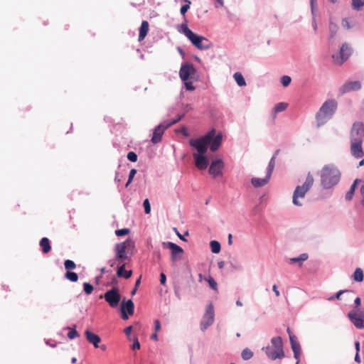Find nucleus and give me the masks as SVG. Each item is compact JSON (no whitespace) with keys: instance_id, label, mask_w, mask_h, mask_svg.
Wrapping results in <instances>:
<instances>
[{"instance_id":"f257e3e1","label":"nucleus","mask_w":364,"mask_h":364,"mask_svg":"<svg viewBox=\"0 0 364 364\" xmlns=\"http://www.w3.org/2000/svg\"><path fill=\"white\" fill-rule=\"evenodd\" d=\"M222 139V134L220 133L216 134L215 129H213L204 136L189 141L190 146L197 151L196 153L193 154V157L195 160V165L198 169L205 170L208 167V159L205 156L208 146H210L211 151H216L221 145Z\"/></svg>"},{"instance_id":"f03ea898","label":"nucleus","mask_w":364,"mask_h":364,"mask_svg":"<svg viewBox=\"0 0 364 364\" xmlns=\"http://www.w3.org/2000/svg\"><path fill=\"white\" fill-rule=\"evenodd\" d=\"M341 179V172L333 164L325 165L321 171V183L326 188L336 186Z\"/></svg>"},{"instance_id":"7ed1b4c3","label":"nucleus","mask_w":364,"mask_h":364,"mask_svg":"<svg viewBox=\"0 0 364 364\" xmlns=\"http://www.w3.org/2000/svg\"><path fill=\"white\" fill-rule=\"evenodd\" d=\"M337 102L335 100H326L320 107L316 115L318 127L324 124L334 114L337 109Z\"/></svg>"},{"instance_id":"20e7f679","label":"nucleus","mask_w":364,"mask_h":364,"mask_svg":"<svg viewBox=\"0 0 364 364\" xmlns=\"http://www.w3.org/2000/svg\"><path fill=\"white\" fill-rule=\"evenodd\" d=\"M267 356L271 360L282 359L284 357L283 341L280 336L273 337L270 344L263 348Z\"/></svg>"},{"instance_id":"39448f33","label":"nucleus","mask_w":364,"mask_h":364,"mask_svg":"<svg viewBox=\"0 0 364 364\" xmlns=\"http://www.w3.org/2000/svg\"><path fill=\"white\" fill-rule=\"evenodd\" d=\"M314 179L312 175L309 173L305 182L301 186H297L294 190L293 194V203L295 205L301 206L302 204L299 201V198H304L305 197L306 193L309 191L311 187L314 184Z\"/></svg>"},{"instance_id":"423d86ee","label":"nucleus","mask_w":364,"mask_h":364,"mask_svg":"<svg viewBox=\"0 0 364 364\" xmlns=\"http://www.w3.org/2000/svg\"><path fill=\"white\" fill-rule=\"evenodd\" d=\"M134 247V242L130 239L127 238L124 242L121 243H117L115 245V259L119 263H122L125 260L128 259V257L126 253V250H132Z\"/></svg>"},{"instance_id":"0eeeda50","label":"nucleus","mask_w":364,"mask_h":364,"mask_svg":"<svg viewBox=\"0 0 364 364\" xmlns=\"http://www.w3.org/2000/svg\"><path fill=\"white\" fill-rule=\"evenodd\" d=\"M362 139H353L350 141V153L355 159H360L362 160L359 163V166L364 165V151L362 147Z\"/></svg>"},{"instance_id":"6e6552de","label":"nucleus","mask_w":364,"mask_h":364,"mask_svg":"<svg viewBox=\"0 0 364 364\" xmlns=\"http://www.w3.org/2000/svg\"><path fill=\"white\" fill-rule=\"evenodd\" d=\"M105 301L109 304L110 307L116 308L118 306L121 300V295L119 289L117 288H112L105 292L104 294Z\"/></svg>"},{"instance_id":"1a4fd4ad","label":"nucleus","mask_w":364,"mask_h":364,"mask_svg":"<svg viewBox=\"0 0 364 364\" xmlns=\"http://www.w3.org/2000/svg\"><path fill=\"white\" fill-rule=\"evenodd\" d=\"M214 309L212 304H210L205 310L202 321L200 322V329L204 331L208 326H211L214 321Z\"/></svg>"},{"instance_id":"9d476101","label":"nucleus","mask_w":364,"mask_h":364,"mask_svg":"<svg viewBox=\"0 0 364 364\" xmlns=\"http://www.w3.org/2000/svg\"><path fill=\"white\" fill-rule=\"evenodd\" d=\"M351 48L347 43H343L341 48L339 55H333L334 63L337 65H342L350 55Z\"/></svg>"},{"instance_id":"9b49d317","label":"nucleus","mask_w":364,"mask_h":364,"mask_svg":"<svg viewBox=\"0 0 364 364\" xmlns=\"http://www.w3.org/2000/svg\"><path fill=\"white\" fill-rule=\"evenodd\" d=\"M164 248H168L171 251V260L173 262L181 259V255L183 254V250L176 244L172 242H163Z\"/></svg>"},{"instance_id":"f8f14e48","label":"nucleus","mask_w":364,"mask_h":364,"mask_svg":"<svg viewBox=\"0 0 364 364\" xmlns=\"http://www.w3.org/2000/svg\"><path fill=\"white\" fill-rule=\"evenodd\" d=\"M191 43L200 50H208L211 48L212 45L209 41L201 36L194 35L188 39Z\"/></svg>"},{"instance_id":"ddd939ff","label":"nucleus","mask_w":364,"mask_h":364,"mask_svg":"<svg viewBox=\"0 0 364 364\" xmlns=\"http://www.w3.org/2000/svg\"><path fill=\"white\" fill-rule=\"evenodd\" d=\"M196 73V70L191 63H185L181 65L179 70V76L183 81H187Z\"/></svg>"},{"instance_id":"4468645a","label":"nucleus","mask_w":364,"mask_h":364,"mask_svg":"<svg viewBox=\"0 0 364 364\" xmlns=\"http://www.w3.org/2000/svg\"><path fill=\"white\" fill-rule=\"evenodd\" d=\"M364 136V124L360 122H355L351 128L350 138L353 139H362Z\"/></svg>"},{"instance_id":"2eb2a0df","label":"nucleus","mask_w":364,"mask_h":364,"mask_svg":"<svg viewBox=\"0 0 364 364\" xmlns=\"http://www.w3.org/2000/svg\"><path fill=\"white\" fill-rule=\"evenodd\" d=\"M134 302L131 299H129L127 301H125V299H124L121 304L122 318L124 320L128 319L129 317H128L127 314L129 315L132 316L134 314Z\"/></svg>"},{"instance_id":"dca6fc26","label":"nucleus","mask_w":364,"mask_h":364,"mask_svg":"<svg viewBox=\"0 0 364 364\" xmlns=\"http://www.w3.org/2000/svg\"><path fill=\"white\" fill-rule=\"evenodd\" d=\"M224 163L222 159H216L211 162L208 172L214 178L222 175Z\"/></svg>"},{"instance_id":"f3484780","label":"nucleus","mask_w":364,"mask_h":364,"mask_svg":"<svg viewBox=\"0 0 364 364\" xmlns=\"http://www.w3.org/2000/svg\"><path fill=\"white\" fill-rule=\"evenodd\" d=\"M287 333L289 336L290 343L294 352V356L297 360L296 364H299V356L301 352V346L299 343L296 341V338L295 336L292 335L289 328H287Z\"/></svg>"},{"instance_id":"a211bd4d","label":"nucleus","mask_w":364,"mask_h":364,"mask_svg":"<svg viewBox=\"0 0 364 364\" xmlns=\"http://www.w3.org/2000/svg\"><path fill=\"white\" fill-rule=\"evenodd\" d=\"M361 88V83L360 81H350L343 84L340 87V92L343 95L350 91H358Z\"/></svg>"},{"instance_id":"6ab92c4d","label":"nucleus","mask_w":364,"mask_h":364,"mask_svg":"<svg viewBox=\"0 0 364 364\" xmlns=\"http://www.w3.org/2000/svg\"><path fill=\"white\" fill-rule=\"evenodd\" d=\"M168 128V127H166V124L164 123V122L157 126L154 130L151 142L153 144H157L160 142L161 141L164 131Z\"/></svg>"},{"instance_id":"aec40b11","label":"nucleus","mask_w":364,"mask_h":364,"mask_svg":"<svg viewBox=\"0 0 364 364\" xmlns=\"http://www.w3.org/2000/svg\"><path fill=\"white\" fill-rule=\"evenodd\" d=\"M85 336L86 339L87 340V341L90 343L92 344L95 348H98L99 347V343L101 341V338H100V337L98 335L91 332L89 330H86L85 331Z\"/></svg>"},{"instance_id":"412c9836","label":"nucleus","mask_w":364,"mask_h":364,"mask_svg":"<svg viewBox=\"0 0 364 364\" xmlns=\"http://www.w3.org/2000/svg\"><path fill=\"white\" fill-rule=\"evenodd\" d=\"M348 317L355 327L358 328H364V319L360 316L358 315L356 313L350 312Z\"/></svg>"},{"instance_id":"4be33fe9","label":"nucleus","mask_w":364,"mask_h":364,"mask_svg":"<svg viewBox=\"0 0 364 364\" xmlns=\"http://www.w3.org/2000/svg\"><path fill=\"white\" fill-rule=\"evenodd\" d=\"M149 26V23L146 21H142L140 28H139V39H138L139 41H141L142 40L144 39V38L146 37V36L148 33Z\"/></svg>"},{"instance_id":"5701e85b","label":"nucleus","mask_w":364,"mask_h":364,"mask_svg":"<svg viewBox=\"0 0 364 364\" xmlns=\"http://www.w3.org/2000/svg\"><path fill=\"white\" fill-rule=\"evenodd\" d=\"M269 178L270 177H268V174L267 173L264 178H252L251 182L254 187L259 188L266 185L269 182Z\"/></svg>"},{"instance_id":"b1692460","label":"nucleus","mask_w":364,"mask_h":364,"mask_svg":"<svg viewBox=\"0 0 364 364\" xmlns=\"http://www.w3.org/2000/svg\"><path fill=\"white\" fill-rule=\"evenodd\" d=\"M132 272L127 271L125 269V264H122L117 270V275L118 277H124L125 279H129L132 276Z\"/></svg>"},{"instance_id":"393cba45","label":"nucleus","mask_w":364,"mask_h":364,"mask_svg":"<svg viewBox=\"0 0 364 364\" xmlns=\"http://www.w3.org/2000/svg\"><path fill=\"white\" fill-rule=\"evenodd\" d=\"M40 246L42 247L43 252L48 253L51 250L50 241L47 237H43L40 241Z\"/></svg>"},{"instance_id":"a878e982","label":"nucleus","mask_w":364,"mask_h":364,"mask_svg":"<svg viewBox=\"0 0 364 364\" xmlns=\"http://www.w3.org/2000/svg\"><path fill=\"white\" fill-rule=\"evenodd\" d=\"M360 182H361V180L355 179V181L353 182V183L351 185L350 190L346 194V199L347 200H350L352 199V198L354 195V192L356 188L357 184Z\"/></svg>"},{"instance_id":"bb28decb","label":"nucleus","mask_w":364,"mask_h":364,"mask_svg":"<svg viewBox=\"0 0 364 364\" xmlns=\"http://www.w3.org/2000/svg\"><path fill=\"white\" fill-rule=\"evenodd\" d=\"M288 107V104L286 102H279L277 104L273 109V118L276 117V114L278 112L284 111Z\"/></svg>"},{"instance_id":"cd10ccee","label":"nucleus","mask_w":364,"mask_h":364,"mask_svg":"<svg viewBox=\"0 0 364 364\" xmlns=\"http://www.w3.org/2000/svg\"><path fill=\"white\" fill-rule=\"evenodd\" d=\"M181 29L179 31L182 32L188 39L194 35V33L188 27L187 24H181Z\"/></svg>"},{"instance_id":"c85d7f7f","label":"nucleus","mask_w":364,"mask_h":364,"mask_svg":"<svg viewBox=\"0 0 364 364\" xmlns=\"http://www.w3.org/2000/svg\"><path fill=\"white\" fill-rule=\"evenodd\" d=\"M363 271L360 268H357L353 275V279L358 282L363 280Z\"/></svg>"},{"instance_id":"c756f323","label":"nucleus","mask_w":364,"mask_h":364,"mask_svg":"<svg viewBox=\"0 0 364 364\" xmlns=\"http://www.w3.org/2000/svg\"><path fill=\"white\" fill-rule=\"evenodd\" d=\"M233 77L239 86H245L246 85L245 78L240 73H235Z\"/></svg>"},{"instance_id":"7c9ffc66","label":"nucleus","mask_w":364,"mask_h":364,"mask_svg":"<svg viewBox=\"0 0 364 364\" xmlns=\"http://www.w3.org/2000/svg\"><path fill=\"white\" fill-rule=\"evenodd\" d=\"M275 161H276L275 156H272V157L271 158V159L269 162L268 167H267V173L268 174V177H271L272 173L275 166Z\"/></svg>"},{"instance_id":"2f4dec72","label":"nucleus","mask_w":364,"mask_h":364,"mask_svg":"<svg viewBox=\"0 0 364 364\" xmlns=\"http://www.w3.org/2000/svg\"><path fill=\"white\" fill-rule=\"evenodd\" d=\"M364 6V0H352V7L353 9L360 11Z\"/></svg>"},{"instance_id":"473e14b6","label":"nucleus","mask_w":364,"mask_h":364,"mask_svg":"<svg viewBox=\"0 0 364 364\" xmlns=\"http://www.w3.org/2000/svg\"><path fill=\"white\" fill-rule=\"evenodd\" d=\"M65 278L67 279H68V280H70V281H71L73 282H76L78 280L77 274L75 272H73L68 271L65 273Z\"/></svg>"},{"instance_id":"72a5a7b5","label":"nucleus","mask_w":364,"mask_h":364,"mask_svg":"<svg viewBox=\"0 0 364 364\" xmlns=\"http://www.w3.org/2000/svg\"><path fill=\"white\" fill-rule=\"evenodd\" d=\"M211 251L213 253H219L220 252V244L215 240H213L210 243Z\"/></svg>"},{"instance_id":"f704fd0d","label":"nucleus","mask_w":364,"mask_h":364,"mask_svg":"<svg viewBox=\"0 0 364 364\" xmlns=\"http://www.w3.org/2000/svg\"><path fill=\"white\" fill-rule=\"evenodd\" d=\"M253 356V353L249 348H245L242 352V358L245 360H250Z\"/></svg>"},{"instance_id":"c9c22d12","label":"nucleus","mask_w":364,"mask_h":364,"mask_svg":"<svg viewBox=\"0 0 364 364\" xmlns=\"http://www.w3.org/2000/svg\"><path fill=\"white\" fill-rule=\"evenodd\" d=\"M308 259V255L306 253L300 255L297 257L291 258L290 260L291 262H302L304 261H306Z\"/></svg>"},{"instance_id":"e433bc0d","label":"nucleus","mask_w":364,"mask_h":364,"mask_svg":"<svg viewBox=\"0 0 364 364\" xmlns=\"http://www.w3.org/2000/svg\"><path fill=\"white\" fill-rule=\"evenodd\" d=\"M64 266H65V268L67 269V270H72V269H75L76 267V264L75 263L72 261V260H70V259H66L64 262Z\"/></svg>"},{"instance_id":"4c0bfd02","label":"nucleus","mask_w":364,"mask_h":364,"mask_svg":"<svg viewBox=\"0 0 364 364\" xmlns=\"http://www.w3.org/2000/svg\"><path fill=\"white\" fill-rule=\"evenodd\" d=\"M83 289L86 294H90L93 291V287L90 283L85 282L83 284Z\"/></svg>"},{"instance_id":"58836bf2","label":"nucleus","mask_w":364,"mask_h":364,"mask_svg":"<svg viewBox=\"0 0 364 364\" xmlns=\"http://www.w3.org/2000/svg\"><path fill=\"white\" fill-rule=\"evenodd\" d=\"M206 280L208 282L211 289H213L215 291L218 290V284L213 277H209Z\"/></svg>"},{"instance_id":"ea45409f","label":"nucleus","mask_w":364,"mask_h":364,"mask_svg":"<svg viewBox=\"0 0 364 364\" xmlns=\"http://www.w3.org/2000/svg\"><path fill=\"white\" fill-rule=\"evenodd\" d=\"M183 117V114H178L174 119H173L172 121L168 122H164V123L166 124V127H170L171 126L176 124L178 122H179L182 117Z\"/></svg>"},{"instance_id":"a19ab883","label":"nucleus","mask_w":364,"mask_h":364,"mask_svg":"<svg viewBox=\"0 0 364 364\" xmlns=\"http://www.w3.org/2000/svg\"><path fill=\"white\" fill-rule=\"evenodd\" d=\"M291 81V79L288 75H284L281 78V82L283 85V86H284V87L288 86L290 84Z\"/></svg>"},{"instance_id":"79ce46f5","label":"nucleus","mask_w":364,"mask_h":364,"mask_svg":"<svg viewBox=\"0 0 364 364\" xmlns=\"http://www.w3.org/2000/svg\"><path fill=\"white\" fill-rule=\"evenodd\" d=\"M329 30L331 32V38H333L337 32V30H338L337 25H336L333 23H331L329 24Z\"/></svg>"},{"instance_id":"37998d69","label":"nucleus","mask_w":364,"mask_h":364,"mask_svg":"<svg viewBox=\"0 0 364 364\" xmlns=\"http://www.w3.org/2000/svg\"><path fill=\"white\" fill-rule=\"evenodd\" d=\"M144 208V212L146 214H149L151 212V205L149 199H145L143 203Z\"/></svg>"},{"instance_id":"c03bdc74","label":"nucleus","mask_w":364,"mask_h":364,"mask_svg":"<svg viewBox=\"0 0 364 364\" xmlns=\"http://www.w3.org/2000/svg\"><path fill=\"white\" fill-rule=\"evenodd\" d=\"M127 159L132 162H136L137 161V155L134 151H129L127 154Z\"/></svg>"},{"instance_id":"a18cd8bd","label":"nucleus","mask_w":364,"mask_h":364,"mask_svg":"<svg viewBox=\"0 0 364 364\" xmlns=\"http://www.w3.org/2000/svg\"><path fill=\"white\" fill-rule=\"evenodd\" d=\"M129 229H128V228L119 229V230H117L115 231V234L117 236L126 235L129 234Z\"/></svg>"},{"instance_id":"49530a36","label":"nucleus","mask_w":364,"mask_h":364,"mask_svg":"<svg viewBox=\"0 0 364 364\" xmlns=\"http://www.w3.org/2000/svg\"><path fill=\"white\" fill-rule=\"evenodd\" d=\"M186 2H187V4H185V5H183L181 8V14L182 15H185V14L187 12V11L190 8V4H191V1H188L186 0Z\"/></svg>"},{"instance_id":"de8ad7c7","label":"nucleus","mask_w":364,"mask_h":364,"mask_svg":"<svg viewBox=\"0 0 364 364\" xmlns=\"http://www.w3.org/2000/svg\"><path fill=\"white\" fill-rule=\"evenodd\" d=\"M136 173V169H134V168L131 169V171H129V179L126 184V187H127L129 186V184L132 181Z\"/></svg>"},{"instance_id":"09e8293b","label":"nucleus","mask_w":364,"mask_h":364,"mask_svg":"<svg viewBox=\"0 0 364 364\" xmlns=\"http://www.w3.org/2000/svg\"><path fill=\"white\" fill-rule=\"evenodd\" d=\"M79 336V334L77 333V331L73 328V329H71L68 333V337L70 338V339H73L75 338H77Z\"/></svg>"},{"instance_id":"8fccbe9b","label":"nucleus","mask_w":364,"mask_h":364,"mask_svg":"<svg viewBox=\"0 0 364 364\" xmlns=\"http://www.w3.org/2000/svg\"><path fill=\"white\" fill-rule=\"evenodd\" d=\"M346 291H348L347 290H340L334 296H332L329 297L328 300L331 301V300H333L335 299H341V295L343 294Z\"/></svg>"},{"instance_id":"3c124183","label":"nucleus","mask_w":364,"mask_h":364,"mask_svg":"<svg viewBox=\"0 0 364 364\" xmlns=\"http://www.w3.org/2000/svg\"><path fill=\"white\" fill-rule=\"evenodd\" d=\"M184 82L185 87L187 90L193 91L195 90V87L193 85V83L191 82H188V80Z\"/></svg>"},{"instance_id":"603ef678","label":"nucleus","mask_w":364,"mask_h":364,"mask_svg":"<svg viewBox=\"0 0 364 364\" xmlns=\"http://www.w3.org/2000/svg\"><path fill=\"white\" fill-rule=\"evenodd\" d=\"M131 348H132V350H136V349H139L140 348V343H139V340H138L137 338H135L134 339V343H133V344H132Z\"/></svg>"},{"instance_id":"864d4df0","label":"nucleus","mask_w":364,"mask_h":364,"mask_svg":"<svg viewBox=\"0 0 364 364\" xmlns=\"http://www.w3.org/2000/svg\"><path fill=\"white\" fill-rule=\"evenodd\" d=\"M166 277L165 274L162 272L160 274V282L161 284L164 285L166 284Z\"/></svg>"},{"instance_id":"5fc2aeb1","label":"nucleus","mask_w":364,"mask_h":364,"mask_svg":"<svg viewBox=\"0 0 364 364\" xmlns=\"http://www.w3.org/2000/svg\"><path fill=\"white\" fill-rule=\"evenodd\" d=\"M154 327H155L156 332L159 331L161 329V323L159 320H156L154 321Z\"/></svg>"},{"instance_id":"6e6d98bb","label":"nucleus","mask_w":364,"mask_h":364,"mask_svg":"<svg viewBox=\"0 0 364 364\" xmlns=\"http://www.w3.org/2000/svg\"><path fill=\"white\" fill-rule=\"evenodd\" d=\"M272 290L274 291L276 296H279L280 293H279V291L278 290L277 286L276 284L273 285Z\"/></svg>"},{"instance_id":"4d7b16f0","label":"nucleus","mask_w":364,"mask_h":364,"mask_svg":"<svg viewBox=\"0 0 364 364\" xmlns=\"http://www.w3.org/2000/svg\"><path fill=\"white\" fill-rule=\"evenodd\" d=\"M132 326H129L128 327H127L125 329H124V333H126V335L127 336H129L130 335V333L132 331Z\"/></svg>"},{"instance_id":"13d9d810","label":"nucleus","mask_w":364,"mask_h":364,"mask_svg":"<svg viewBox=\"0 0 364 364\" xmlns=\"http://www.w3.org/2000/svg\"><path fill=\"white\" fill-rule=\"evenodd\" d=\"M360 193L363 196L362 204L364 206V183H363V185L360 187Z\"/></svg>"},{"instance_id":"bf43d9fd","label":"nucleus","mask_w":364,"mask_h":364,"mask_svg":"<svg viewBox=\"0 0 364 364\" xmlns=\"http://www.w3.org/2000/svg\"><path fill=\"white\" fill-rule=\"evenodd\" d=\"M174 230H175V232H176V235L178 236V237H179L181 240L186 241V239H185L184 236H183L182 235H181V234H180V232L177 230V229H176V228H174Z\"/></svg>"},{"instance_id":"052dcab7","label":"nucleus","mask_w":364,"mask_h":364,"mask_svg":"<svg viewBox=\"0 0 364 364\" xmlns=\"http://www.w3.org/2000/svg\"><path fill=\"white\" fill-rule=\"evenodd\" d=\"M218 266L219 269H223L225 266V262H223V261L218 262Z\"/></svg>"},{"instance_id":"680f3d73","label":"nucleus","mask_w":364,"mask_h":364,"mask_svg":"<svg viewBox=\"0 0 364 364\" xmlns=\"http://www.w3.org/2000/svg\"><path fill=\"white\" fill-rule=\"evenodd\" d=\"M355 349H356V353H359V351H360V343H359V341H356L355 343Z\"/></svg>"},{"instance_id":"e2e57ef3","label":"nucleus","mask_w":364,"mask_h":364,"mask_svg":"<svg viewBox=\"0 0 364 364\" xmlns=\"http://www.w3.org/2000/svg\"><path fill=\"white\" fill-rule=\"evenodd\" d=\"M360 303H361V300L359 297H357L355 299V304L356 305V306H358L360 305Z\"/></svg>"},{"instance_id":"0e129e2a","label":"nucleus","mask_w":364,"mask_h":364,"mask_svg":"<svg viewBox=\"0 0 364 364\" xmlns=\"http://www.w3.org/2000/svg\"><path fill=\"white\" fill-rule=\"evenodd\" d=\"M343 26L347 28H350V25L348 22L346 20L343 21Z\"/></svg>"},{"instance_id":"69168bd1","label":"nucleus","mask_w":364,"mask_h":364,"mask_svg":"<svg viewBox=\"0 0 364 364\" xmlns=\"http://www.w3.org/2000/svg\"><path fill=\"white\" fill-rule=\"evenodd\" d=\"M355 360L358 363L360 362L359 353H356L355 356Z\"/></svg>"},{"instance_id":"338daca9","label":"nucleus","mask_w":364,"mask_h":364,"mask_svg":"<svg viewBox=\"0 0 364 364\" xmlns=\"http://www.w3.org/2000/svg\"><path fill=\"white\" fill-rule=\"evenodd\" d=\"M98 348H100L103 351H105L107 350V346L105 344L99 346Z\"/></svg>"},{"instance_id":"774afa93","label":"nucleus","mask_w":364,"mask_h":364,"mask_svg":"<svg viewBox=\"0 0 364 364\" xmlns=\"http://www.w3.org/2000/svg\"><path fill=\"white\" fill-rule=\"evenodd\" d=\"M232 234H229V235H228V244H229V245H231V244H232Z\"/></svg>"}]
</instances>
